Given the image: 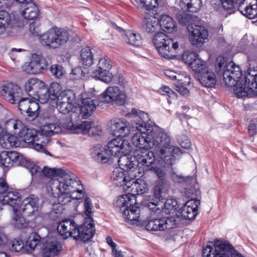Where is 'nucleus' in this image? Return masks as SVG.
I'll return each mask as SVG.
<instances>
[{
  "label": "nucleus",
  "mask_w": 257,
  "mask_h": 257,
  "mask_svg": "<svg viewBox=\"0 0 257 257\" xmlns=\"http://www.w3.org/2000/svg\"><path fill=\"white\" fill-rule=\"evenodd\" d=\"M1 96L9 103L17 104L24 96L23 90L13 83H6L0 87Z\"/></svg>",
  "instance_id": "12"
},
{
  "label": "nucleus",
  "mask_w": 257,
  "mask_h": 257,
  "mask_svg": "<svg viewBox=\"0 0 257 257\" xmlns=\"http://www.w3.org/2000/svg\"><path fill=\"white\" fill-rule=\"evenodd\" d=\"M75 94L72 90L62 91L57 99V103H63L67 102L73 103L75 100Z\"/></svg>",
  "instance_id": "39"
},
{
  "label": "nucleus",
  "mask_w": 257,
  "mask_h": 257,
  "mask_svg": "<svg viewBox=\"0 0 257 257\" xmlns=\"http://www.w3.org/2000/svg\"><path fill=\"white\" fill-rule=\"evenodd\" d=\"M40 143L41 144L36 143V144L34 146L35 149L38 151H41V152H44L45 154H46V155H48L50 156H52V155L49 151L46 150L44 148V145L42 144H47V142L46 141L42 140L40 141Z\"/></svg>",
  "instance_id": "59"
},
{
  "label": "nucleus",
  "mask_w": 257,
  "mask_h": 257,
  "mask_svg": "<svg viewBox=\"0 0 257 257\" xmlns=\"http://www.w3.org/2000/svg\"><path fill=\"white\" fill-rule=\"evenodd\" d=\"M9 156L8 151H3L0 154V162L7 167H9L13 165Z\"/></svg>",
  "instance_id": "56"
},
{
  "label": "nucleus",
  "mask_w": 257,
  "mask_h": 257,
  "mask_svg": "<svg viewBox=\"0 0 257 257\" xmlns=\"http://www.w3.org/2000/svg\"><path fill=\"white\" fill-rule=\"evenodd\" d=\"M77 225L72 219H65L60 222L57 226L58 234H56L58 237L61 239H66L69 237H72L74 238L75 234H76Z\"/></svg>",
  "instance_id": "21"
},
{
  "label": "nucleus",
  "mask_w": 257,
  "mask_h": 257,
  "mask_svg": "<svg viewBox=\"0 0 257 257\" xmlns=\"http://www.w3.org/2000/svg\"><path fill=\"white\" fill-rule=\"evenodd\" d=\"M198 56V55L195 52L190 51H185L182 56V59L189 66L194 59H195Z\"/></svg>",
  "instance_id": "53"
},
{
  "label": "nucleus",
  "mask_w": 257,
  "mask_h": 257,
  "mask_svg": "<svg viewBox=\"0 0 257 257\" xmlns=\"http://www.w3.org/2000/svg\"><path fill=\"white\" fill-rule=\"evenodd\" d=\"M21 133L19 136L21 137H23V140L26 143H32L34 146L36 143H39L40 142L41 137L39 135V132L38 133L35 129L25 128L24 126Z\"/></svg>",
  "instance_id": "28"
},
{
  "label": "nucleus",
  "mask_w": 257,
  "mask_h": 257,
  "mask_svg": "<svg viewBox=\"0 0 257 257\" xmlns=\"http://www.w3.org/2000/svg\"><path fill=\"white\" fill-rule=\"evenodd\" d=\"M80 56L81 61L84 65L90 66L93 63L94 55L90 47H86L82 49Z\"/></svg>",
  "instance_id": "37"
},
{
  "label": "nucleus",
  "mask_w": 257,
  "mask_h": 257,
  "mask_svg": "<svg viewBox=\"0 0 257 257\" xmlns=\"http://www.w3.org/2000/svg\"><path fill=\"white\" fill-rule=\"evenodd\" d=\"M107 149L95 148L92 153V157L97 162L106 163L112 157L121 155L117 162L119 169L128 172L136 179L133 189L139 194L145 193V162L140 163L134 156H129L132 147L128 141L121 138H117L109 141Z\"/></svg>",
  "instance_id": "1"
},
{
  "label": "nucleus",
  "mask_w": 257,
  "mask_h": 257,
  "mask_svg": "<svg viewBox=\"0 0 257 257\" xmlns=\"http://www.w3.org/2000/svg\"><path fill=\"white\" fill-rule=\"evenodd\" d=\"M20 145V142L18 138L15 136H10L8 137L4 142V147L7 149L10 148H17Z\"/></svg>",
  "instance_id": "52"
},
{
  "label": "nucleus",
  "mask_w": 257,
  "mask_h": 257,
  "mask_svg": "<svg viewBox=\"0 0 257 257\" xmlns=\"http://www.w3.org/2000/svg\"><path fill=\"white\" fill-rule=\"evenodd\" d=\"M147 14L146 12V32L152 33L155 32L159 27V19L151 15L148 17Z\"/></svg>",
  "instance_id": "40"
},
{
  "label": "nucleus",
  "mask_w": 257,
  "mask_h": 257,
  "mask_svg": "<svg viewBox=\"0 0 257 257\" xmlns=\"http://www.w3.org/2000/svg\"><path fill=\"white\" fill-rule=\"evenodd\" d=\"M51 75L56 78L60 79L65 73L63 67L59 64H53L50 68Z\"/></svg>",
  "instance_id": "50"
},
{
  "label": "nucleus",
  "mask_w": 257,
  "mask_h": 257,
  "mask_svg": "<svg viewBox=\"0 0 257 257\" xmlns=\"http://www.w3.org/2000/svg\"><path fill=\"white\" fill-rule=\"evenodd\" d=\"M187 81H183L182 79H178V85L176 86V90L183 95H188L189 93V90L183 85L188 84L190 83V78L185 77Z\"/></svg>",
  "instance_id": "51"
},
{
  "label": "nucleus",
  "mask_w": 257,
  "mask_h": 257,
  "mask_svg": "<svg viewBox=\"0 0 257 257\" xmlns=\"http://www.w3.org/2000/svg\"><path fill=\"white\" fill-rule=\"evenodd\" d=\"M61 238L56 235H50L46 239L42 248L44 257H54L62 250Z\"/></svg>",
  "instance_id": "19"
},
{
  "label": "nucleus",
  "mask_w": 257,
  "mask_h": 257,
  "mask_svg": "<svg viewBox=\"0 0 257 257\" xmlns=\"http://www.w3.org/2000/svg\"><path fill=\"white\" fill-rule=\"evenodd\" d=\"M76 128L81 130L83 134L91 137L99 136L101 132V127L99 126L97 122L94 121H84L76 127L72 126V130Z\"/></svg>",
  "instance_id": "25"
},
{
  "label": "nucleus",
  "mask_w": 257,
  "mask_h": 257,
  "mask_svg": "<svg viewBox=\"0 0 257 257\" xmlns=\"http://www.w3.org/2000/svg\"><path fill=\"white\" fill-rule=\"evenodd\" d=\"M158 6V0H146V10H153Z\"/></svg>",
  "instance_id": "61"
},
{
  "label": "nucleus",
  "mask_w": 257,
  "mask_h": 257,
  "mask_svg": "<svg viewBox=\"0 0 257 257\" xmlns=\"http://www.w3.org/2000/svg\"><path fill=\"white\" fill-rule=\"evenodd\" d=\"M49 64V60L41 55L34 54L32 55L31 61L25 63L23 68L27 73L39 74L43 70L47 69Z\"/></svg>",
  "instance_id": "15"
},
{
  "label": "nucleus",
  "mask_w": 257,
  "mask_h": 257,
  "mask_svg": "<svg viewBox=\"0 0 257 257\" xmlns=\"http://www.w3.org/2000/svg\"><path fill=\"white\" fill-rule=\"evenodd\" d=\"M153 42L159 54L163 58L170 59L175 56V51L179 47L178 42H174L163 32H158L155 35Z\"/></svg>",
  "instance_id": "9"
},
{
  "label": "nucleus",
  "mask_w": 257,
  "mask_h": 257,
  "mask_svg": "<svg viewBox=\"0 0 257 257\" xmlns=\"http://www.w3.org/2000/svg\"><path fill=\"white\" fill-rule=\"evenodd\" d=\"M94 221H86L80 226H77L76 234H75L74 239L76 240L80 239L83 242L87 241L90 239L94 235L95 229Z\"/></svg>",
  "instance_id": "22"
},
{
  "label": "nucleus",
  "mask_w": 257,
  "mask_h": 257,
  "mask_svg": "<svg viewBox=\"0 0 257 257\" xmlns=\"http://www.w3.org/2000/svg\"><path fill=\"white\" fill-rule=\"evenodd\" d=\"M33 99L24 96L17 103L21 114H26L31 120H34L39 115V105Z\"/></svg>",
  "instance_id": "16"
},
{
  "label": "nucleus",
  "mask_w": 257,
  "mask_h": 257,
  "mask_svg": "<svg viewBox=\"0 0 257 257\" xmlns=\"http://www.w3.org/2000/svg\"><path fill=\"white\" fill-rule=\"evenodd\" d=\"M156 217H152L147 224H146V229L149 231H165L164 220L163 217H161L160 214Z\"/></svg>",
  "instance_id": "30"
},
{
  "label": "nucleus",
  "mask_w": 257,
  "mask_h": 257,
  "mask_svg": "<svg viewBox=\"0 0 257 257\" xmlns=\"http://www.w3.org/2000/svg\"><path fill=\"white\" fill-rule=\"evenodd\" d=\"M205 63V61L199 58L198 56L195 59H194V61L192 62L189 67L191 68L192 70L194 71L197 75L200 72L203 71L204 69H206L208 68L206 66Z\"/></svg>",
  "instance_id": "45"
},
{
  "label": "nucleus",
  "mask_w": 257,
  "mask_h": 257,
  "mask_svg": "<svg viewBox=\"0 0 257 257\" xmlns=\"http://www.w3.org/2000/svg\"><path fill=\"white\" fill-rule=\"evenodd\" d=\"M176 18L182 26H191L192 15L184 11H179L176 14Z\"/></svg>",
  "instance_id": "44"
},
{
  "label": "nucleus",
  "mask_w": 257,
  "mask_h": 257,
  "mask_svg": "<svg viewBox=\"0 0 257 257\" xmlns=\"http://www.w3.org/2000/svg\"><path fill=\"white\" fill-rule=\"evenodd\" d=\"M8 238L6 235L0 232V249L3 248L7 244Z\"/></svg>",
  "instance_id": "64"
},
{
  "label": "nucleus",
  "mask_w": 257,
  "mask_h": 257,
  "mask_svg": "<svg viewBox=\"0 0 257 257\" xmlns=\"http://www.w3.org/2000/svg\"><path fill=\"white\" fill-rule=\"evenodd\" d=\"M57 108L60 113L65 114L71 112L72 114L74 110L75 106L73 103H61L57 104Z\"/></svg>",
  "instance_id": "47"
},
{
  "label": "nucleus",
  "mask_w": 257,
  "mask_h": 257,
  "mask_svg": "<svg viewBox=\"0 0 257 257\" xmlns=\"http://www.w3.org/2000/svg\"><path fill=\"white\" fill-rule=\"evenodd\" d=\"M111 67V60L106 56L102 57L99 60L96 68L92 71V76L108 83L113 78L112 74L109 73Z\"/></svg>",
  "instance_id": "13"
},
{
  "label": "nucleus",
  "mask_w": 257,
  "mask_h": 257,
  "mask_svg": "<svg viewBox=\"0 0 257 257\" xmlns=\"http://www.w3.org/2000/svg\"><path fill=\"white\" fill-rule=\"evenodd\" d=\"M148 120L146 121V172L152 171L158 177L162 179L164 172L159 168L157 156L167 164H172L173 157L181 153L179 148H173L170 137L152 121L149 114L146 112Z\"/></svg>",
  "instance_id": "2"
},
{
  "label": "nucleus",
  "mask_w": 257,
  "mask_h": 257,
  "mask_svg": "<svg viewBox=\"0 0 257 257\" xmlns=\"http://www.w3.org/2000/svg\"><path fill=\"white\" fill-rule=\"evenodd\" d=\"M21 213V212H19L17 208H14L12 223L16 228L18 229L25 228L28 225V223L22 216Z\"/></svg>",
  "instance_id": "38"
},
{
  "label": "nucleus",
  "mask_w": 257,
  "mask_h": 257,
  "mask_svg": "<svg viewBox=\"0 0 257 257\" xmlns=\"http://www.w3.org/2000/svg\"><path fill=\"white\" fill-rule=\"evenodd\" d=\"M200 83L206 87H213L216 84V78L215 73L208 68L204 69V71L200 72L197 75Z\"/></svg>",
  "instance_id": "26"
},
{
  "label": "nucleus",
  "mask_w": 257,
  "mask_h": 257,
  "mask_svg": "<svg viewBox=\"0 0 257 257\" xmlns=\"http://www.w3.org/2000/svg\"><path fill=\"white\" fill-rule=\"evenodd\" d=\"M203 257H244L227 241H209L202 249Z\"/></svg>",
  "instance_id": "6"
},
{
  "label": "nucleus",
  "mask_w": 257,
  "mask_h": 257,
  "mask_svg": "<svg viewBox=\"0 0 257 257\" xmlns=\"http://www.w3.org/2000/svg\"><path fill=\"white\" fill-rule=\"evenodd\" d=\"M55 168L50 169L47 167H45L44 169L42 170V174L45 175L46 176L52 178L55 177Z\"/></svg>",
  "instance_id": "63"
},
{
  "label": "nucleus",
  "mask_w": 257,
  "mask_h": 257,
  "mask_svg": "<svg viewBox=\"0 0 257 257\" xmlns=\"http://www.w3.org/2000/svg\"><path fill=\"white\" fill-rule=\"evenodd\" d=\"M181 1L186 5L187 10L191 13L197 12L202 6V0H181Z\"/></svg>",
  "instance_id": "42"
},
{
  "label": "nucleus",
  "mask_w": 257,
  "mask_h": 257,
  "mask_svg": "<svg viewBox=\"0 0 257 257\" xmlns=\"http://www.w3.org/2000/svg\"><path fill=\"white\" fill-rule=\"evenodd\" d=\"M172 178L173 181L176 183H182L183 182H186L189 179H193V177H184L180 176H178L176 174L173 175Z\"/></svg>",
  "instance_id": "62"
},
{
  "label": "nucleus",
  "mask_w": 257,
  "mask_h": 257,
  "mask_svg": "<svg viewBox=\"0 0 257 257\" xmlns=\"http://www.w3.org/2000/svg\"><path fill=\"white\" fill-rule=\"evenodd\" d=\"M111 178L116 185L123 186V189L132 192V193L122 195L117 198L113 203L115 209L122 212L123 217L128 220L136 221L137 226L143 227L144 221L139 220L141 210L139 205L141 203H139L138 200L144 196L133 191V185L136 182L135 177L128 174V172L116 168L112 172Z\"/></svg>",
  "instance_id": "3"
},
{
  "label": "nucleus",
  "mask_w": 257,
  "mask_h": 257,
  "mask_svg": "<svg viewBox=\"0 0 257 257\" xmlns=\"http://www.w3.org/2000/svg\"><path fill=\"white\" fill-rule=\"evenodd\" d=\"M110 128L114 136L125 137L130 134L134 126L126 120L118 119L113 121Z\"/></svg>",
  "instance_id": "24"
},
{
  "label": "nucleus",
  "mask_w": 257,
  "mask_h": 257,
  "mask_svg": "<svg viewBox=\"0 0 257 257\" xmlns=\"http://www.w3.org/2000/svg\"><path fill=\"white\" fill-rule=\"evenodd\" d=\"M200 201L197 199H191L178 210L179 215L185 219L193 220L198 214V206Z\"/></svg>",
  "instance_id": "20"
},
{
  "label": "nucleus",
  "mask_w": 257,
  "mask_h": 257,
  "mask_svg": "<svg viewBox=\"0 0 257 257\" xmlns=\"http://www.w3.org/2000/svg\"><path fill=\"white\" fill-rule=\"evenodd\" d=\"M9 154L10 159L14 164H18L24 167H28L29 162L27 160L20 154L15 151H10Z\"/></svg>",
  "instance_id": "43"
},
{
  "label": "nucleus",
  "mask_w": 257,
  "mask_h": 257,
  "mask_svg": "<svg viewBox=\"0 0 257 257\" xmlns=\"http://www.w3.org/2000/svg\"><path fill=\"white\" fill-rule=\"evenodd\" d=\"M24 124L17 119H10L7 120L4 124V129L6 132L13 133L18 135L21 133Z\"/></svg>",
  "instance_id": "33"
},
{
  "label": "nucleus",
  "mask_w": 257,
  "mask_h": 257,
  "mask_svg": "<svg viewBox=\"0 0 257 257\" xmlns=\"http://www.w3.org/2000/svg\"><path fill=\"white\" fill-rule=\"evenodd\" d=\"M229 66L223 73V80L227 87H233V91L238 98L257 95V72L250 71L246 72L242 78V71L240 67L232 65Z\"/></svg>",
  "instance_id": "4"
},
{
  "label": "nucleus",
  "mask_w": 257,
  "mask_h": 257,
  "mask_svg": "<svg viewBox=\"0 0 257 257\" xmlns=\"http://www.w3.org/2000/svg\"><path fill=\"white\" fill-rule=\"evenodd\" d=\"M41 84H43V82L38 79L31 78L28 80L25 85V90L28 95L32 98L39 88L41 87Z\"/></svg>",
  "instance_id": "32"
},
{
  "label": "nucleus",
  "mask_w": 257,
  "mask_h": 257,
  "mask_svg": "<svg viewBox=\"0 0 257 257\" xmlns=\"http://www.w3.org/2000/svg\"><path fill=\"white\" fill-rule=\"evenodd\" d=\"M31 165L29 162V164L28 165L27 168L29 167L30 172L31 173L32 176H34L37 175L38 173L41 174L42 173V169L37 165H32L30 166Z\"/></svg>",
  "instance_id": "60"
},
{
  "label": "nucleus",
  "mask_w": 257,
  "mask_h": 257,
  "mask_svg": "<svg viewBox=\"0 0 257 257\" xmlns=\"http://www.w3.org/2000/svg\"><path fill=\"white\" fill-rule=\"evenodd\" d=\"M55 176H60V180L56 182L55 183L53 184V186H56L57 185H59V183L64 181V179H65L66 176H70L71 174H74L73 173L70 172L68 170H64L61 168H55Z\"/></svg>",
  "instance_id": "54"
},
{
  "label": "nucleus",
  "mask_w": 257,
  "mask_h": 257,
  "mask_svg": "<svg viewBox=\"0 0 257 257\" xmlns=\"http://www.w3.org/2000/svg\"><path fill=\"white\" fill-rule=\"evenodd\" d=\"M49 92L51 97V100L56 99L60 93L61 87V85L57 82H53L50 84L49 87H48Z\"/></svg>",
  "instance_id": "49"
},
{
  "label": "nucleus",
  "mask_w": 257,
  "mask_h": 257,
  "mask_svg": "<svg viewBox=\"0 0 257 257\" xmlns=\"http://www.w3.org/2000/svg\"><path fill=\"white\" fill-rule=\"evenodd\" d=\"M159 24L162 30L165 32H172L176 28L175 22L173 18L166 14L161 16Z\"/></svg>",
  "instance_id": "34"
},
{
  "label": "nucleus",
  "mask_w": 257,
  "mask_h": 257,
  "mask_svg": "<svg viewBox=\"0 0 257 257\" xmlns=\"http://www.w3.org/2000/svg\"><path fill=\"white\" fill-rule=\"evenodd\" d=\"M162 191L161 189L156 186L154 189V192L153 198L148 203H146V207H147L151 211L155 214H160L161 213L168 214H174L177 210L179 207L178 201L173 198L167 199L163 203L161 200Z\"/></svg>",
  "instance_id": "7"
},
{
  "label": "nucleus",
  "mask_w": 257,
  "mask_h": 257,
  "mask_svg": "<svg viewBox=\"0 0 257 257\" xmlns=\"http://www.w3.org/2000/svg\"><path fill=\"white\" fill-rule=\"evenodd\" d=\"M126 95L120 91L118 87L116 86L108 87L104 92L99 97V101L109 103L116 101L119 105H123L125 102Z\"/></svg>",
  "instance_id": "18"
},
{
  "label": "nucleus",
  "mask_w": 257,
  "mask_h": 257,
  "mask_svg": "<svg viewBox=\"0 0 257 257\" xmlns=\"http://www.w3.org/2000/svg\"><path fill=\"white\" fill-rule=\"evenodd\" d=\"M159 92L161 94L168 96V98L167 99L168 102L170 104L171 103V99H176L177 97L176 92L167 86H163L160 88Z\"/></svg>",
  "instance_id": "48"
},
{
  "label": "nucleus",
  "mask_w": 257,
  "mask_h": 257,
  "mask_svg": "<svg viewBox=\"0 0 257 257\" xmlns=\"http://www.w3.org/2000/svg\"><path fill=\"white\" fill-rule=\"evenodd\" d=\"M68 31L57 27H53L40 37L41 44L50 49H56L67 42L69 39Z\"/></svg>",
  "instance_id": "8"
},
{
  "label": "nucleus",
  "mask_w": 257,
  "mask_h": 257,
  "mask_svg": "<svg viewBox=\"0 0 257 257\" xmlns=\"http://www.w3.org/2000/svg\"><path fill=\"white\" fill-rule=\"evenodd\" d=\"M39 199L37 196L31 195L25 198L19 204L18 210L19 212L25 213L30 216L32 215L35 212H37L39 208Z\"/></svg>",
  "instance_id": "23"
},
{
  "label": "nucleus",
  "mask_w": 257,
  "mask_h": 257,
  "mask_svg": "<svg viewBox=\"0 0 257 257\" xmlns=\"http://www.w3.org/2000/svg\"><path fill=\"white\" fill-rule=\"evenodd\" d=\"M81 185V181L75 174H71L70 176L64 179V181L61 182L59 185L53 186L52 191H55V188L58 190L56 193L58 195V203L63 205L68 204L71 201V198L76 199H80L81 196L73 197L71 193L77 192L80 194L83 191L78 188V186Z\"/></svg>",
  "instance_id": "5"
},
{
  "label": "nucleus",
  "mask_w": 257,
  "mask_h": 257,
  "mask_svg": "<svg viewBox=\"0 0 257 257\" xmlns=\"http://www.w3.org/2000/svg\"><path fill=\"white\" fill-rule=\"evenodd\" d=\"M62 131L61 127L56 123H46L40 127L39 135L41 138L46 137L44 141L48 143L50 141L49 137L56 134H59Z\"/></svg>",
  "instance_id": "27"
},
{
  "label": "nucleus",
  "mask_w": 257,
  "mask_h": 257,
  "mask_svg": "<svg viewBox=\"0 0 257 257\" xmlns=\"http://www.w3.org/2000/svg\"><path fill=\"white\" fill-rule=\"evenodd\" d=\"M0 201L4 204H8L12 206L13 210H14V208H18L21 202V198L18 192L8 190Z\"/></svg>",
  "instance_id": "29"
},
{
  "label": "nucleus",
  "mask_w": 257,
  "mask_h": 257,
  "mask_svg": "<svg viewBox=\"0 0 257 257\" xmlns=\"http://www.w3.org/2000/svg\"><path fill=\"white\" fill-rule=\"evenodd\" d=\"M98 105V101L91 98H82L81 104L75 106L74 110L70 114L71 121H76L82 118H86L91 115Z\"/></svg>",
  "instance_id": "10"
},
{
  "label": "nucleus",
  "mask_w": 257,
  "mask_h": 257,
  "mask_svg": "<svg viewBox=\"0 0 257 257\" xmlns=\"http://www.w3.org/2000/svg\"><path fill=\"white\" fill-rule=\"evenodd\" d=\"M163 219L164 220V230L176 227L177 223L174 217H163Z\"/></svg>",
  "instance_id": "55"
},
{
  "label": "nucleus",
  "mask_w": 257,
  "mask_h": 257,
  "mask_svg": "<svg viewBox=\"0 0 257 257\" xmlns=\"http://www.w3.org/2000/svg\"><path fill=\"white\" fill-rule=\"evenodd\" d=\"M124 40L129 44L136 47L141 46L143 43L142 39L140 34L131 31L127 32Z\"/></svg>",
  "instance_id": "41"
},
{
  "label": "nucleus",
  "mask_w": 257,
  "mask_h": 257,
  "mask_svg": "<svg viewBox=\"0 0 257 257\" xmlns=\"http://www.w3.org/2000/svg\"><path fill=\"white\" fill-rule=\"evenodd\" d=\"M93 208V205L90 198L89 197H86L84 202V211L87 217L86 220L93 221L92 217L93 214V212L92 211Z\"/></svg>",
  "instance_id": "46"
},
{
  "label": "nucleus",
  "mask_w": 257,
  "mask_h": 257,
  "mask_svg": "<svg viewBox=\"0 0 257 257\" xmlns=\"http://www.w3.org/2000/svg\"><path fill=\"white\" fill-rule=\"evenodd\" d=\"M29 31L34 36H37L40 32L39 24L37 22H33L29 25Z\"/></svg>",
  "instance_id": "57"
},
{
  "label": "nucleus",
  "mask_w": 257,
  "mask_h": 257,
  "mask_svg": "<svg viewBox=\"0 0 257 257\" xmlns=\"http://www.w3.org/2000/svg\"><path fill=\"white\" fill-rule=\"evenodd\" d=\"M26 8L23 11L22 15L26 20H34L38 15V9L36 5L31 1L26 4Z\"/></svg>",
  "instance_id": "35"
},
{
  "label": "nucleus",
  "mask_w": 257,
  "mask_h": 257,
  "mask_svg": "<svg viewBox=\"0 0 257 257\" xmlns=\"http://www.w3.org/2000/svg\"><path fill=\"white\" fill-rule=\"evenodd\" d=\"M206 2L216 10L221 7L225 10H231L237 4L236 1L234 0H206Z\"/></svg>",
  "instance_id": "31"
},
{
  "label": "nucleus",
  "mask_w": 257,
  "mask_h": 257,
  "mask_svg": "<svg viewBox=\"0 0 257 257\" xmlns=\"http://www.w3.org/2000/svg\"><path fill=\"white\" fill-rule=\"evenodd\" d=\"M144 121L136 122L134 127L138 131L132 137V142L138 148L135 150V157L140 163L145 162V126Z\"/></svg>",
  "instance_id": "11"
},
{
  "label": "nucleus",
  "mask_w": 257,
  "mask_h": 257,
  "mask_svg": "<svg viewBox=\"0 0 257 257\" xmlns=\"http://www.w3.org/2000/svg\"><path fill=\"white\" fill-rule=\"evenodd\" d=\"M9 190V186L6 181L0 178V200Z\"/></svg>",
  "instance_id": "58"
},
{
  "label": "nucleus",
  "mask_w": 257,
  "mask_h": 257,
  "mask_svg": "<svg viewBox=\"0 0 257 257\" xmlns=\"http://www.w3.org/2000/svg\"><path fill=\"white\" fill-rule=\"evenodd\" d=\"M40 240V236L36 232H33L29 235L28 240L26 241L25 246H24L22 239H15L11 243L10 249L14 252H31L35 249L39 243Z\"/></svg>",
  "instance_id": "14"
},
{
  "label": "nucleus",
  "mask_w": 257,
  "mask_h": 257,
  "mask_svg": "<svg viewBox=\"0 0 257 257\" xmlns=\"http://www.w3.org/2000/svg\"><path fill=\"white\" fill-rule=\"evenodd\" d=\"M187 29L189 33V41L192 45L201 47L208 38V32L204 27L191 24L188 26Z\"/></svg>",
  "instance_id": "17"
},
{
  "label": "nucleus",
  "mask_w": 257,
  "mask_h": 257,
  "mask_svg": "<svg viewBox=\"0 0 257 257\" xmlns=\"http://www.w3.org/2000/svg\"><path fill=\"white\" fill-rule=\"evenodd\" d=\"M32 98L38 100L40 103L42 104L47 103L50 99L51 100L48 87L43 85L39 88L35 95Z\"/></svg>",
  "instance_id": "36"
}]
</instances>
